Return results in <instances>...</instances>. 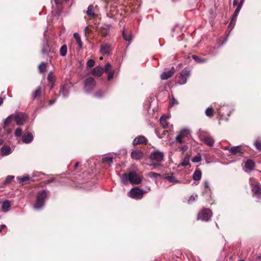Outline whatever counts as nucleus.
I'll use <instances>...</instances> for the list:
<instances>
[{"label": "nucleus", "instance_id": "2f4dec72", "mask_svg": "<svg viewBox=\"0 0 261 261\" xmlns=\"http://www.w3.org/2000/svg\"><path fill=\"white\" fill-rule=\"evenodd\" d=\"M190 156L187 155L183 159L182 162L180 163V166L183 167L187 166L189 165Z\"/></svg>", "mask_w": 261, "mask_h": 261}, {"label": "nucleus", "instance_id": "ea45409f", "mask_svg": "<svg viewBox=\"0 0 261 261\" xmlns=\"http://www.w3.org/2000/svg\"><path fill=\"white\" fill-rule=\"evenodd\" d=\"M201 160V155L198 153L192 159V162L194 163H198Z\"/></svg>", "mask_w": 261, "mask_h": 261}, {"label": "nucleus", "instance_id": "0eeeda50", "mask_svg": "<svg viewBox=\"0 0 261 261\" xmlns=\"http://www.w3.org/2000/svg\"><path fill=\"white\" fill-rule=\"evenodd\" d=\"M96 85V81L92 77L87 78L84 81V90L86 93H91Z\"/></svg>", "mask_w": 261, "mask_h": 261}, {"label": "nucleus", "instance_id": "2eb2a0df", "mask_svg": "<svg viewBox=\"0 0 261 261\" xmlns=\"http://www.w3.org/2000/svg\"><path fill=\"white\" fill-rule=\"evenodd\" d=\"M241 8H242L237 6V8L236 9V10L234 11L233 14L232 16L231 21L228 25V28L232 29L234 26L236 20V18H237L239 12L240 11Z\"/></svg>", "mask_w": 261, "mask_h": 261}, {"label": "nucleus", "instance_id": "3c124183", "mask_svg": "<svg viewBox=\"0 0 261 261\" xmlns=\"http://www.w3.org/2000/svg\"><path fill=\"white\" fill-rule=\"evenodd\" d=\"M104 95V93L100 90L94 94V96L97 98H101Z\"/></svg>", "mask_w": 261, "mask_h": 261}, {"label": "nucleus", "instance_id": "7ed1b4c3", "mask_svg": "<svg viewBox=\"0 0 261 261\" xmlns=\"http://www.w3.org/2000/svg\"><path fill=\"white\" fill-rule=\"evenodd\" d=\"M47 196V193L46 190L39 191L36 195V200L33 203V208L37 211L41 210L45 204Z\"/></svg>", "mask_w": 261, "mask_h": 261}, {"label": "nucleus", "instance_id": "8fccbe9b", "mask_svg": "<svg viewBox=\"0 0 261 261\" xmlns=\"http://www.w3.org/2000/svg\"><path fill=\"white\" fill-rule=\"evenodd\" d=\"M108 80L109 81H110L111 80L113 77H114V70H111L109 72H108Z\"/></svg>", "mask_w": 261, "mask_h": 261}, {"label": "nucleus", "instance_id": "b1692460", "mask_svg": "<svg viewBox=\"0 0 261 261\" xmlns=\"http://www.w3.org/2000/svg\"><path fill=\"white\" fill-rule=\"evenodd\" d=\"M169 116L167 115H163L160 119V123L163 127L165 128L168 127V122L167 121V119H169Z\"/></svg>", "mask_w": 261, "mask_h": 261}, {"label": "nucleus", "instance_id": "79ce46f5", "mask_svg": "<svg viewBox=\"0 0 261 261\" xmlns=\"http://www.w3.org/2000/svg\"><path fill=\"white\" fill-rule=\"evenodd\" d=\"M22 134V129L20 127L16 128L15 131L14 135L16 137H21Z\"/></svg>", "mask_w": 261, "mask_h": 261}, {"label": "nucleus", "instance_id": "de8ad7c7", "mask_svg": "<svg viewBox=\"0 0 261 261\" xmlns=\"http://www.w3.org/2000/svg\"><path fill=\"white\" fill-rule=\"evenodd\" d=\"M30 179V176L28 175H24L19 177V179L21 182H24Z\"/></svg>", "mask_w": 261, "mask_h": 261}, {"label": "nucleus", "instance_id": "e433bc0d", "mask_svg": "<svg viewBox=\"0 0 261 261\" xmlns=\"http://www.w3.org/2000/svg\"><path fill=\"white\" fill-rule=\"evenodd\" d=\"M254 145L255 146L257 150H258L259 151H261V140H256L254 143Z\"/></svg>", "mask_w": 261, "mask_h": 261}, {"label": "nucleus", "instance_id": "f8f14e48", "mask_svg": "<svg viewBox=\"0 0 261 261\" xmlns=\"http://www.w3.org/2000/svg\"><path fill=\"white\" fill-rule=\"evenodd\" d=\"M112 50L111 45L108 43H103L100 46V52L103 56L109 55Z\"/></svg>", "mask_w": 261, "mask_h": 261}, {"label": "nucleus", "instance_id": "6e6552de", "mask_svg": "<svg viewBox=\"0 0 261 261\" xmlns=\"http://www.w3.org/2000/svg\"><path fill=\"white\" fill-rule=\"evenodd\" d=\"M191 74V70L188 68H185L180 72L177 83L179 85H185L187 82V78Z\"/></svg>", "mask_w": 261, "mask_h": 261}, {"label": "nucleus", "instance_id": "0e129e2a", "mask_svg": "<svg viewBox=\"0 0 261 261\" xmlns=\"http://www.w3.org/2000/svg\"><path fill=\"white\" fill-rule=\"evenodd\" d=\"M6 225H5V224H2L1 226V228H0V232H2V229L6 228Z\"/></svg>", "mask_w": 261, "mask_h": 261}, {"label": "nucleus", "instance_id": "864d4df0", "mask_svg": "<svg viewBox=\"0 0 261 261\" xmlns=\"http://www.w3.org/2000/svg\"><path fill=\"white\" fill-rule=\"evenodd\" d=\"M149 176L150 177H156L160 176V174L159 173H155V172H151L149 173Z\"/></svg>", "mask_w": 261, "mask_h": 261}, {"label": "nucleus", "instance_id": "cd10ccee", "mask_svg": "<svg viewBox=\"0 0 261 261\" xmlns=\"http://www.w3.org/2000/svg\"><path fill=\"white\" fill-rule=\"evenodd\" d=\"M190 132L189 129L187 128L181 129L179 132V135L184 138L185 137H188L190 135Z\"/></svg>", "mask_w": 261, "mask_h": 261}, {"label": "nucleus", "instance_id": "69168bd1", "mask_svg": "<svg viewBox=\"0 0 261 261\" xmlns=\"http://www.w3.org/2000/svg\"><path fill=\"white\" fill-rule=\"evenodd\" d=\"M54 86V82L49 83L50 89H51Z\"/></svg>", "mask_w": 261, "mask_h": 261}, {"label": "nucleus", "instance_id": "412c9836", "mask_svg": "<svg viewBox=\"0 0 261 261\" xmlns=\"http://www.w3.org/2000/svg\"><path fill=\"white\" fill-rule=\"evenodd\" d=\"M103 73V68L101 66H98L93 69L92 73L94 75L100 76Z\"/></svg>", "mask_w": 261, "mask_h": 261}, {"label": "nucleus", "instance_id": "09e8293b", "mask_svg": "<svg viewBox=\"0 0 261 261\" xmlns=\"http://www.w3.org/2000/svg\"><path fill=\"white\" fill-rule=\"evenodd\" d=\"M111 67V65L110 63H107L105 66V68L103 69V72L105 71V72H109V70L110 69V68Z\"/></svg>", "mask_w": 261, "mask_h": 261}, {"label": "nucleus", "instance_id": "72a5a7b5", "mask_svg": "<svg viewBox=\"0 0 261 261\" xmlns=\"http://www.w3.org/2000/svg\"><path fill=\"white\" fill-rule=\"evenodd\" d=\"M49 51H50L49 46L48 44L47 41L46 40V41H45V43L42 48V51L43 54H45L48 53L49 52Z\"/></svg>", "mask_w": 261, "mask_h": 261}, {"label": "nucleus", "instance_id": "774afa93", "mask_svg": "<svg viewBox=\"0 0 261 261\" xmlns=\"http://www.w3.org/2000/svg\"><path fill=\"white\" fill-rule=\"evenodd\" d=\"M79 163L76 162L74 165V168L76 169L79 166Z\"/></svg>", "mask_w": 261, "mask_h": 261}, {"label": "nucleus", "instance_id": "aec40b11", "mask_svg": "<svg viewBox=\"0 0 261 261\" xmlns=\"http://www.w3.org/2000/svg\"><path fill=\"white\" fill-rule=\"evenodd\" d=\"M203 142L207 145L210 147L214 146L215 140L213 137L210 136H205L203 138Z\"/></svg>", "mask_w": 261, "mask_h": 261}, {"label": "nucleus", "instance_id": "e2e57ef3", "mask_svg": "<svg viewBox=\"0 0 261 261\" xmlns=\"http://www.w3.org/2000/svg\"><path fill=\"white\" fill-rule=\"evenodd\" d=\"M159 165V164L152 163V164H150V166H152V167H153L154 168H155V167H156Z\"/></svg>", "mask_w": 261, "mask_h": 261}, {"label": "nucleus", "instance_id": "338daca9", "mask_svg": "<svg viewBox=\"0 0 261 261\" xmlns=\"http://www.w3.org/2000/svg\"><path fill=\"white\" fill-rule=\"evenodd\" d=\"M239 4H238V1L237 0H233V6H238Z\"/></svg>", "mask_w": 261, "mask_h": 261}, {"label": "nucleus", "instance_id": "58836bf2", "mask_svg": "<svg viewBox=\"0 0 261 261\" xmlns=\"http://www.w3.org/2000/svg\"><path fill=\"white\" fill-rule=\"evenodd\" d=\"M197 197H198V196L197 194L191 195L188 200V203L189 204L192 203L193 202H194L196 200V199L197 198Z\"/></svg>", "mask_w": 261, "mask_h": 261}, {"label": "nucleus", "instance_id": "6e6d98bb", "mask_svg": "<svg viewBox=\"0 0 261 261\" xmlns=\"http://www.w3.org/2000/svg\"><path fill=\"white\" fill-rule=\"evenodd\" d=\"M73 37L74 38L77 40H79L80 39H81V37L79 35V34L77 33H74L73 34Z\"/></svg>", "mask_w": 261, "mask_h": 261}, {"label": "nucleus", "instance_id": "13d9d810", "mask_svg": "<svg viewBox=\"0 0 261 261\" xmlns=\"http://www.w3.org/2000/svg\"><path fill=\"white\" fill-rule=\"evenodd\" d=\"M58 97L56 96V97L54 99L50 100L48 103L49 106H51L54 102L56 101V99Z\"/></svg>", "mask_w": 261, "mask_h": 261}, {"label": "nucleus", "instance_id": "4468645a", "mask_svg": "<svg viewBox=\"0 0 261 261\" xmlns=\"http://www.w3.org/2000/svg\"><path fill=\"white\" fill-rule=\"evenodd\" d=\"M174 72L175 68L172 67L170 70L164 71L161 74V79L163 80H167L173 75Z\"/></svg>", "mask_w": 261, "mask_h": 261}, {"label": "nucleus", "instance_id": "a878e982", "mask_svg": "<svg viewBox=\"0 0 261 261\" xmlns=\"http://www.w3.org/2000/svg\"><path fill=\"white\" fill-rule=\"evenodd\" d=\"M202 172L200 170H196L193 174V179L195 180H200L201 178Z\"/></svg>", "mask_w": 261, "mask_h": 261}, {"label": "nucleus", "instance_id": "a18cd8bd", "mask_svg": "<svg viewBox=\"0 0 261 261\" xmlns=\"http://www.w3.org/2000/svg\"><path fill=\"white\" fill-rule=\"evenodd\" d=\"M14 176H12V175L7 176V177H6V178L5 180L4 183L5 184H9L10 182H11L12 181V180L14 179Z\"/></svg>", "mask_w": 261, "mask_h": 261}, {"label": "nucleus", "instance_id": "603ef678", "mask_svg": "<svg viewBox=\"0 0 261 261\" xmlns=\"http://www.w3.org/2000/svg\"><path fill=\"white\" fill-rule=\"evenodd\" d=\"M178 104V101L174 98L173 97L170 100V106H173L175 105Z\"/></svg>", "mask_w": 261, "mask_h": 261}, {"label": "nucleus", "instance_id": "f03ea898", "mask_svg": "<svg viewBox=\"0 0 261 261\" xmlns=\"http://www.w3.org/2000/svg\"><path fill=\"white\" fill-rule=\"evenodd\" d=\"M217 112L219 115V120H228V117L230 114L234 111V107L230 105L220 104L217 108Z\"/></svg>", "mask_w": 261, "mask_h": 261}, {"label": "nucleus", "instance_id": "37998d69", "mask_svg": "<svg viewBox=\"0 0 261 261\" xmlns=\"http://www.w3.org/2000/svg\"><path fill=\"white\" fill-rule=\"evenodd\" d=\"M175 140L176 141V142L179 143V144H181L184 141V138L182 137H181L179 134H178L176 138H175Z\"/></svg>", "mask_w": 261, "mask_h": 261}, {"label": "nucleus", "instance_id": "f704fd0d", "mask_svg": "<svg viewBox=\"0 0 261 261\" xmlns=\"http://www.w3.org/2000/svg\"><path fill=\"white\" fill-rule=\"evenodd\" d=\"M46 63L42 62L38 66V69L40 73H43L46 70Z\"/></svg>", "mask_w": 261, "mask_h": 261}, {"label": "nucleus", "instance_id": "c03bdc74", "mask_svg": "<svg viewBox=\"0 0 261 261\" xmlns=\"http://www.w3.org/2000/svg\"><path fill=\"white\" fill-rule=\"evenodd\" d=\"M95 62L92 59H89L87 61L86 65L88 67L91 68L94 66Z\"/></svg>", "mask_w": 261, "mask_h": 261}, {"label": "nucleus", "instance_id": "bf43d9fd", "mask_svg": "<svg viewBox=\"0 0 261 261\" xmlns=\"http://www.w3.org/2000/svg\"><path fill=\"white\" fill-rule=\"evenodd\" d=\"M244 2V0H241L240 3L238 5V6L242 8V6L243 5Z\"/></svg>", "mask_w": 261, "mask_h": 261}, {"label": "nucleus", "instance_id": "c9c22d12", "mask_svg": "<svg viewBox=\"0 0 261 261\" xmlns=\"http://www.w3.org/2000/svg\"><path fill=\"white\" fill-rule=\"evenodd\" d=\"M205 115L208 117H212L214 115V110L212 107L208 108L205 110Z\"/></svg>", "mask_w": 261, "mask_h": 261}, {"label": "nucleus", "instance_id": "4d7b16f0", "mask_svg": "<svg viewBox=\"0 0 261 261\" xmlns=\"http://www.w3.org/2000/svg\"><path fill=\"white\" fill-rule=\"evenodd\" d=\"M188 149V146L186 145H183L181 147H180L179 149L180 151H185Z\"/></svg>", "mask_w": 261, "mask_h": 261}, {"label": "nucleus", "instance_id": "4c0bfd02", "mask_svg": "<svg viewBox=\"0 0 261 261\" xmlns=\"http://www.w3.org/2000/svg\"><path fill=\"white\" fill-rule=\"evenodd\" d=\"M103 162L108 163L111 166L113 162V158L111 156L106 157L103 159Z\"/></svg>", "mask_w": 261, "mask_h": 261}, {"label": "nucleus", "instance_id": "c756f323", "mask_svg": "<svg viewBox=\"0 0 261 261\" xmlns=\"http://www.w3.org/2000/svg\"><path fill=\"white\" fill-rule=\"evenodd\" d=\"M86 14L90 17H93L95 15V13L94 12V7L93 5H90L88 6L86 11Z\"/></svg>", "mask_w": 261, "mask_h": 261}, {"label": "nucleus", "instance_id": "a19ab883", "mask_svg": "<svg viewBox=\"0 0 261 261\" xmlns=\"http://www.w3.org/2000/svg\"><path fill=\"white\" fill-rule=\"evenodd\" d=\"M122 37L126 41H130L132 40L131 35H127L125 33L124 30H123L122 32Z\"/></svg>", "mask_w": 261, "mask_h": 261}, {"label": "nucleus", "instance_id": "5fc2aeb1", "mask_svg": "<svg viewBox=\"0 0 261 261\" xmlns=\"http://www.w3.org/2000/svg\"><path fill=\"white\" fill-rule=\"evenodd\" d=\"M76 41L78 44L79 47L80 49H82L83 48V43H82L81 39H80L79 40H76Z\"/></svg>", "mask_w": 261, "mask_h": 261}, {"label": "nucleus", "instance_id": "20e7f679", "mask_svg": "<svg viewBox=\"0 0 261 261\" xmlns=\"http://www.w3.org/2000/svg\"><path fill=\"white\" fill-rule=\"evenodd\" d=\"M249 184L252 188L253 196L258 199H261V185L260 183L254 178H250Z\"/></svg>", "mask_w": 261, "mask_h": 261}, {"label": "nucleus", "instance_id": "9d476101", "mask_svg": "<svg viewBox=\"0 0 261 261\" xmlns=\"http://www.w3.org/2000/svg\"><path fill=\"white\" fill-rule=\"evenodd\" d=\"M164 154L159 150L152 151L149 155V159L158 163H161L164 161Z\"/></svg>", "mask_w": 261, "mask_h": 261}, {"label": "nucleus", "instance_id": "423d86ee", "mask_svg": "<svg viewBox=\"0 0 261 261\" xmlns=\"http://www.w3.org/2000/svg\"><path fill=\"white\" fill-rule=\"evenodd\" d=\"M73 86L72 83L70 82H67L64 85H61L59 94H57L56 96L59 95L62 96L63 98H66L69 95L70 90Z\"/></svg>", "mask_w": 261, "mask_h": 261}, {"label": "nucleus", "instance_id": "5701e85b", "mask_svg": "<svg viewBox=\"0 0 261 261\" xmlns=\"http://www.w3.org/2000/svg\"><path fill=\"white\" fill-rule=\"evenodd\" d=\"M1 152L2 155H8L11 153V148L9 146H3L1 148Z\"/></svg>", "mask_w": 261, "mask_h": 261}, {"label": "nucleus", "instance_id": "9b49d317", "mask_svg": "<svg viewBox=\"0 0 261 261\" xmlns=\"http://www.w3.org/2000/svg\"><path fill=\"white\" fill-rule=\"evenodd\" d=\"M12 115L14 120L18 125H23L27 118V115L23 113L16 112Z\"/></svg>", "mask_w": 261, "mask_h": 261}, {"label": "nucleus", "instance_id": "4be33fe9", "mask_svg": "<svg viewBox=\"0 0 261 261\" xmlns=\"http://www.w3.org/2000/svg\"><path fill=\"white\" fill-rule=\"evenodd\" d=\"M242 145L232 146L229 149V152L231 155H236L238 153H243L241 149Z\"/></svg>", "mask_w": 261, "mask_h": 261}, {"label": "nucleus", "instance_id": "dca6fc26", "mask_svg": "<svg viewBox=\"0 0 261 261\" xmlns=\"http://www.w3.org/2000/svg\"><path fill=\"white\" fill-rule=\"evenodd\" d=\"M33 138L34 137L32 134L30 132L24 134L22 136V140L23 142L26 144H29L32 142Z\"/></svg>", "mask_w": 261, "mask_h": 261}, {"label": "nucleus", "instance_id": "393cba45", "mask_svg": "<svg viewBox=\"0 0 261 261\" xmlns=\"http://www.w3.org/2000/svg\"><path fill=\"white\" fill-rule=\"evenodd\" d=\"M14 120L13 118V115L11 114L9 116H8L6 119H4L3 120V127L4 128L8 127L9 124L12 122V121Z\"/></svg>", "mask_w": 261, "mask_h": 261}, {"label": "nucleus", "instance_id": "ddd939ff", "mask_svg": "<svg viewBox=\"0 0 261 261\" xmlns=\"http://www.w3.org/2000/svg\"><path fill=\"white\" fill-rule=\"evenodd\" d=\"M244 170L246 172H250L253 170L255 167L254 162L250 159L247 160L245 163Z\"/></svg>", "mask_w": 261, "mask_h": 261}, {"label": "nucleus", "instance_id": "473e14b6", "mask_svg": "<svg viewBox=\"0 0 261 261\" xmlns=\"http://www.w3.org/2000/svg\"><path fill=\"white\" fill-rule=\"evenodd\" d=\"M166 178L168 179L170 182H175V183H181V181L177 179L173 175H168L165 177Z\"/></svg>", "mask_w": 261, "mask_h": 261}, {"label": "nucleus", "instance_id": "6ab92c4d", "mask_svg": "<svg viewBox=\"0 0 261 261\" xmlns=\"http://www.w3.org/2000/svg\"><path fill=\"white\" fill-rule=\"evenodd\" d=\"M147 140L146 138L143 136H140L136 138L133 141V145H136L137 144H146Z\"/></svg>", "mask_w": 261, "mask_h": 261}, {"label": "nucleus", "instance_id": "680f3d73", "mask_svg": "<svg viewBox=\"0 0 261 261\" xmlns=\"http://www.w3.org/2000/svg\"><path fill=\"white\" fill-rule=\"evenodd\" d=\"M204 186L205 188H208L209 182L207 181H205V182L204 183Z\"/></svg>", "mask_w": 261, "mask_h": 261}, {"label": "nucleus", "instance_id": "7c9ffc66", "mask_svg": "<svg viewBox=\"0 0 261 261\" xmlns=\"http://www.w3.org/2000/svg\"><path fill=\"white\" fill-rule=\"evenodd\" d=\"M67 46L66 44L63 45L60 49V55L62 57H65L67 55Z\"/></svg>", "mask_w": 261, "mask_h": 261}, {"label": "nucleus", "instance_id": "c85d7f7f", "mask_svg": "<svg viewBox=\"0 0 261 261\" xmlns=\"http://www.w3.org/2000/svg\"><path fill=\"white\" fill-rule=\"evenodd\" d=\"M192 59L194 60L197 63H205L207 61V60L204 58H201L199 57L193 55L192 56Z\"/></svg>", "mask_w": 261, "mask_h": 261}, {"label": "nucleus", "instance_id": "f257e3e1", "mask_svg": "<svg viewBox=\"0 0 261 261\" xmlns=\"http://www.w3.org/2000/svg\"><path fill=\"white\" fill-rule=\"evenodd\" d=\"M142 180V178L134 171L123 173L120 176V180L123 185H127L128 182L132 185H138Z\"/></svg>", "mask_w": 261, "mask_h": 261}, {"label": "nucleus", "instance_id": "052dcab7", "mask_svg": "<svg viewBox=\"0 0 261 261\" xmlns=\"http://www.w3.org/2000/svg\"><path fill=\"white\" fill-rule=\"evenodd\" d=\"M55 180V179L54 178H52V179H50L49 180H48L46 181V184H49L50 183H51L53 182H54Z\"/></svg>", "mask_w": 261, "mask_h": 261}, {"label": "nucleus", "instance_id": "39448f33", "mask_svg": "<svg viewBox=\"0 0 261 261\" xmlns=\"http://www.w3.org/2000/svg\"><path fill=\"white\" fill-rule=\"evenodd\" d=\"M147 192L138 187H135L131 189L128 192L127 195L134 199L139 200L143 198L144 194Z\"/></svg>", "mask_w": 261, "mask_h": 261}, {"label": "nucleus", "instance_id": "1a4fd4ad", "mask_svg": "<svg viewBox=\"0 0 261 261\" xmlns=\"http://www.w3.org/2000/svg\"><path fill=\"white\" fill-rule=\"evenodd\" d=\"M212 216V212L209 208H203L198 214V220H201L202 221H209Z\"/></svg>", "mask_w": 261, "mask_h": 261}, {"label": "nucleus", "instance_id": "49530a36", "mask_svg": "<svg viewBox=\"0 0 261 261\" xmlns=\"http://www.w3.org/2000/svg\"><path fill=\"white\" fill-rule=\"evenodd\" d=\"M54 78L53 73L50 71L47 76V80L49 83L54 82Z\"/></svg>", "mask_w": 261, "mask_h": 261}, {"label": "nucleus", "instance_id": "f3484780", "mask_svg": "<svg viewBox=\"0 0 261 261\" xmlns=\"http://www.w3.org/2000/svg\"><path fill=\"white\" fill-rule=\"evenodd\" d=\"M11 206H12V203H11L10 200H8V199L5 200L3 202L2 204V207H1L2 211L4 213H6L10 210Z\"/></svg>", "mask_w": 261, "mask_h": 261}, {"label": "nucleus", "instance_id": "bb28decb", "mask_svg": "<svg viewBox=\"0 0 261 261\" xmlns=\"http://www.w3.org/2000/svg\"><path fill=\"white\" fill-rule=\"evenodd\" d=\"M42 87L41 86L38 87L33 92L32 96L33 99H36L41 94Z\"/></svg>", "mask_w": 261, "mask_h": 261}, {"label": "nucleus", "instance_id": "a211bd4d", "mask_svg": "<svg viewBox=\"0 0 261 261\" xmlns=\"http://www.w3.org/2000/svg\"><path fill=\"white\" fill-rule=\"evenodd\" d=\"M131 156L134 160H139L143 157V152L140 150H134L131 153Z\"/></svg>", "mask_w": 261, "mask_h": 261}]
</instances>
